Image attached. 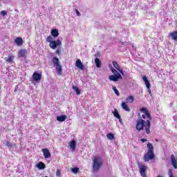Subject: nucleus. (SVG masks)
Returning <instances> with one entry per match:
<instances>
[{
	"label": "nucleus",
	"mask_w": 177,
	"mask_h": 177,
	"mask_svg": "<svg viewBox=\"0 0 177 177\" xmlns=\"http://www.w3.org/2000/svg\"><path fill=\"white\" fill-rule=\"evenodd\" d=\"M150 127H151V123L150 120H147L145 121L142 119V116H140V113H138V119L136 121V129L140 132V131H145L147 135L150 133Z\"/></svg>",
	"instance_id": "obj_1"
},
{
	"label": "nucleus",
	"mask_w": 177,
	"mask_h": 177,
	"mask_svg": "<svg viewBox=\"0 0 177 177\" xmlns=\"http://www.w3.org/2000/svg\"><path fill=\"white\" fill-rule=\"evenodd\" d=\"M103 164V160L100 157H95L93 159V168L95 172H97L99 169H100V167H102Z\"/></svg>",
	"instance_id": "obj_2"
},
{
	"label": "nucleus",
	"mask_w": 177,
	"mask_h": 177,
	"mask_svg": "<svg viewBox=\"0 0 177 177\" xmlns=\"http://www.w3.org/2000/svg\"><path fill=\"white\" fill-rule=\"evenodd\" d=\"M53 67H55L57 73L58 75H60L62 74V66L60 65V62H59V58L57 57H54L52 59Z\"/></svg>",
	"instance_id": "obj_3"
},
{
	"label": "nucleus",
	"mask_w": 177,
	"mask_h": 177,
	"mask_svg": "<svg viewBox=\"0 0 177 177\" xmlns=\"http://www.w3.org/2000/svg\"><path fill=\"white\" fill-rule=\"evenodd\" d=\"M154 153L153 152H147L144 156V160L145 162L150 161V160H154Z\"/></svg>",
	"instance_id": "obj_4"
},
{
	"label": "nucleus",
	"mask_w": 177,
	"mask_h": 177,
	"mask_svg": "<svg viewBox=\"0 0 177 177\" xmlns=\"http://www.w3.org/2000/svg\"><path fill=\"white\" fill-rule=\"evenodd\" d=\"M138 168L140 170V174L142 177H147L146 176V170L147 169V167L145 165H139Z\"/></svg>",
	"instance_id": "obj_5"
},
{
	"label": "nucleus",
	"mask_w": 177,
	"mask_h": 177,
	"mask_svg": "<svg viewBox=\"0 0 177 177\" xmlns=\"http://www.w3.org/2000/svg\"><path fill=\"white\" fill-rule=\"evenodd\" d=\"M121 78H122V76L120 73L111 75L109 77V80H110V81H113L114 82H117V81L121 80Z\"/></svg>",
	"instance_id": "obj_6"
},
{
	"label": "nucleus",
	"mask_w": 177,
	"mask_h": 177,
	"mask_svg": "<svg viewBox=\"0 0 177 177\" xmlns=\"http://www.w3.org/2000/svg\"><path fill=\"white\" fill-rule=\"evenodd\" d=\"M62 46V41L60 39H57V41H53L50 44V48H51V49H56L57 46Z\"/></svg>",
	"instance_id": "obj_7"
},
{
	"label": "nucleus",
	"mask_w": 177,
	"mask_h": 177,
	"mask_svg": "<svg viewBox=\"0 0 177 177\" xmlns=\"http://www.w3.org/2000/svg\"><path fill=\"white\" fill-rule=\"evenodd\" d=\"M18 57L26 59V57H27V50L26 49L19 50L18 52Z\"/></svg>",
	"instance_id": "obj_8"
},
{
	"label": "nucleus",
	"mask_w": 177,
	"mask_h": 177,
	"mask_svg": "<svg viewBox=\"0 0 177 177\" xmlns=\"http://www.w3.org/2000/svg\"><path fill=\"white\" fill-rule=\"evenodd\" d=\"M32 78L36 82H39V81H41V78H42V74L35 72L32 75Z\"/></svg>",
	"instance_id": "obj_9"
},
{
	"label": "nucleus",
	"mask_w": 177,
	"mask_h": 177,
	"mask_svg": "<svg viewBox=\"0 0 177 177\" xmlns=\"http://www.w3.org/2000/svg\"><path fill=\"white\" fill-rule=\"evenodd\" d=\"M141 113H143V114H145L147 115V120H151V116L150 115V113H149V111L146 108H142L140 109Z\"/></svg>",
	"instance_id": "obj_10"
},
{
	"label": "nucleus",
	"mask_w": 177,
	"mask_h": 177,
	"mask_svg": "<svg viewBox=\"0 0 177 177\" xmlns=\"http://www.w3.org/2000/svg\"><path fill=\"white\" fill-rule=\"evenodd\" d=\"M15 44H16V45L17 46H21V45H23V38H21V37H17L15 39Z\"/></svg>",
	"instance_id": "obj_11"
},
{
	"label": "nucleus",
	"mask_w": 177,
	"mask_h": 177,
	"mask_svg": "<svg viewBox=\"0 0 177 177\" xmlns=\"http://www.w3.org/2000/svg\"><path fill=\"white\" fill-rule=\"evenodd\" d=\"M75 66L80 68V70H84V64L81 62V59L76 60Z\"/></svg>",
	"instance_id": "obj_12"
},
{
	"label": "nucleus",
	"mask_w": 177,
	"mask_h": 177,
	"mask_svg": "<svg viewBox=\"0 0 177 177\" xmlns=\"http://www.w3.org/2000/svg\"><path fill=\"white\" fill-rule=\"evenodd\" d=\"M69 146L72 151H75V146H77V142L74 140H72L70 142Z\"/></svg>",
	"instance_id": "obj_13"
},
{
	"label": "nucleus",
	"mask_w": 177,
	"mask_h": 177,
	"mask_svg": "<svg viewBox=\"0 0 177 177\" xmlns=\"http://www.w3.org/2000/svg\"><path fill=\"white\" fill-rule=\"evenodd\" d=\"M42 151H43V154H44V158H49V157H50V152L49 151V149H43Z\"/></svg>",
	"instance_id": "obj_14"
},
{
	"label": "nucleus",
	"mask_w": 177,
	"mask_h": 177,
	"mask_svg": "<svg viewBox=\"0 0 177 177\" xmlns=\"http://www.w3.org/2000/svg\"><path fill=\"white\" fill-rule=\"evenodd\" d=\"M113 114L114 117L119 120L120 122H122V120L121 119V115H120V113H118V111H117V109H115V111H113Z\"/></svg>",
	"instance_id": "obj_15"
},
{
	"label": "nucleus",
	"mask_w": 177,
	"mask_h": 177,
	"mask_svg": "<svg viewBox=\"0 0 177 177\" xmlns=\"http://www.w3.org/2000/svg\"><path fill=\"white\" fill-rule=\"evenodd\" d=\"M66 118H67V116H66V115H62L57 117V121H59V122H63L66 121Z\"/></svg>",
	"instance_id": "obj_16"
},
{
	"label": "nucleus",
	"mask_w": 177,
	"mask_h": 177,
	"mask_svg": "<svg viewBox=\"0 0 177 177\" xmlns=\"http://www.w3.org/2000/svg\"><path fill=\"white\" fill-rule=\"evenodd\" d=\"M51 35L54 38H57L59 37V30L57 29H53L51 30Z\"/></svg>",
	"instance_id": "obj_17"
},
{
	"label": "nucleus",
	"mask_w": 177,
	"mask_h": 177,
	"mask_svg": "<svg viewBox=\"0 0 177 177\" xmlns=\"http://www.w3.org/2000/svg\"><path fill=\"white\" fill-rule=\"evenodd\" d=\"M122 109L124 110L125 111H131V109H129V106H128V104H127L126 102H122Z\"/></svg>",
	"instance_id": "obj_18"
},
{
	"label": "nucleus",
	"mask_w": 177,
	"mask_h": 177,
	"mask_svg": "<svg viewBox=\"0 0 177 177\" xmlns=\"http://www.w3.org/2000/svg\"><path fill=\"white\" fill-rule=\"evenodd\" d=\"M147 147H148V153H154V147H153L152 143H148L147 144Z\"/></svg>",
	"instance_id": "obj_19"
},
{
	"label": "nucleus",
	"mask_w": 177,
	"mask_h": 177,
	"mask_svg": "<svg viewBox=\"0 0 177 177\" xmlns=\"http://www.w3.org/2000/svg\"><path fill=\"white\" fill-rule=\"evenodd\" d=\"M95 66L97 68H100L101 66H102V62H100V59L97 57H96L95 59Z\"/></svg>",
	"instance_id": "obj_20"
},
{
	"label": "nucleus",
	"mask_w": 177,
	"mask_h": 177,
	"mask_svg": "<svg viewBox=\"0 0 177 177\" xmlns=\"http://www.w3.org/2000/svg\"><path fill=\"white\" fill-rule=\"evenodd\" d=\"M37 168L39 169H45V164L42 162H39L36 165Z\"/></svg>",
	"instance_id": "obj_21"
},
{
	"label": "nucleus",
	"mask_w": 177,
	"mask_h": 177,
	"mask_svg": "<svg viewBox=\"0 0 177 177\" xmlns=\"http://www.w3.org/2000/svg\"><path fill=\"white\" fill-rule=\"evenodd\" d=\"M170 37H171V39H173L174 41H177V32L174 31V32L170 33Z\"/></svg>",
	"instance_id": "obj_22"
},
{
	"label": "nucleus",
	"mask_w": 177,
	"mask_h": 177,
	"mask_svg": "<svg viewBox=\"0 0 177 177\" xmlns=\"http://www.w3.org/2000/svg\"><path fill=\"white\" fill-rule=\"evenodd\" d=\"M73 89L76 92V95H81V91L77 86H73Z\"/></svg>",
	"instance_id": "obj_23"
},
{
	"label": "nucleus",
	"mask_w": 177,
	"mask_h": 177,
	"mask_svg": "<svg viewBox=\"0 0 177 177\" xmlns=\"http://www.w3.org/2000/svg\"><path fill=\"white\" fill-rule=\"evenodd\" d=\"M126 100L127 103H133V102L135 101V98H133V96L130 95L129 96V97L127 98Z\"/></svg>",
	"instance_id": "obj_24"
},
{
	"label": "nucleus",
	"mask_w": 177,
	"mask_h": 177,
	"mask_svg": "<svg viewBox=\"0 0 177 177\" xmlns=\"http://www.w3.org/2000/svg\"><path fill=\"white\" fill-rule=\"evenodd\" d=\"M112 64L113 65V67H115V68H116V70L119 71L120 69V65L118 64V63H117V62L113 61L112 62Z\"/></svg>",
	"instance_id": "obj_25"
},
{
	"label": "nucleus",
	"mask_w": 177,
	"mask_h": 177,
	"mask_svg": "<svg viewBox=\"0 0 177 177\" xmlns=\"http://www.w3.org/2000/svg\"><path fill=\"white\" fill-rule=\"evenodd\" d=\"M6 146L8 147V149H12V147H15V145L12 144V142L7 141L6 143Z\"/></svg>",
	"instance_id": "obj_26"
},
{
	"label": "nucleus",
	"mask_w": 177,
	"mask_h": 177,
	"mask_svg": "<svg viewBox=\"0 0 177 177\" xmlns=\"http://www.w3.org/2000/svg\"><path fill=\"white\" fill-rule=\"evenodd\" d=\"M106 138H108L109 140H113V139H114V134H113V133H109L106 135Z\"/></svg>",
	"instance_id": "obj_27"
},
{
	"label": "nucleus",
	"mask_w": 177,
	"mask_h": 177,
	"mask_svg": "<svg viewBox=\"0 0 177 177\" xmlns=\"http://www.w3.org/2000/svg\"><path fill=\"white\" fill-rule=\"evenodd\" d=\"M80 171V169L78 167H75L71 169V172L73 174H78V171Z\"/></svg>",
	"instance_id": "obj_28"
},
{
	"label": "nucleus",
	"mask_w": 177,
	"mask_h": 177,
	"mask_svg": "<svg viewBox=\"0 0 177 177\" xmlns=\"http://www.w3.org/2000/svg\"><path fill=\"white\" fill-rule=\"evenodd\" d=\"M113 90L115 92V95L117 96H120V92L118 91V90L117 89V88L115 86H113Z\"/></svg>",
	"instance_id": "obj_29"
},
{
	"label": "nucleus",
	"mask_w": 177,
	"mask_h": 177,
	"mask_svg": "<svg viewBox=\"0 0 177 177\" xmlns=\"http://www.w3.org/2000/svg\"><path fill=\"white\" fill-rule=\"evenodd\" d=\"M47 42L52 44L53 42V38L51 36H48L46 39Z\"/></svg>",
	"instance_id": "obj_30"
},
{
	"label": "nucleus",
	"mask_w": 177,
	"mask_h": 177,
	"mask_svg": "<svg viewBox=\"0 0 177 177\" xmlns=\"http://www.w3.org/2000/svg\"><path fill=\"white\" fill-rule=\"evenodd\" d=\"M6 62H7V63H12V62H13V57L12 56L8 57Z\"/></svg>",
	"instance_id": "obj_31"
},
{
	"label": "nucleus",
	"mask_w": 177,
	"mask_h": 177,
	"mask_svg": "<svg viewBox=\"0 0 177 177\" xmlns=\"http://www.w3.org/2000/svg\"><path fill=\"white\" fill-rule=\"evenodd\" d=\"M1 15L2 16H6L8 15V12H6V10H2L1 11Z\"/></svg>",
	"instance_id": "obj_32"
},
{
	"label": "nucleus",
	"mask_w": 177,
	"mask_h": 177,
	"mask_svg": "<svg viewBox=\"0 0 177 177\" xmlns=\"http://www.w3.org/2000/svg\"><path fill=\"white\" fill-rule=\"evenodd\" d=\"M169 176L174 177V173L172 172V169H169Z\"/></svg>",
	"instance_id": "obj_33"
},
{
	"label": "nucleus",
	"mask_w": 177,
	"mask_h": 177,
	"mask_svg": "<svg viewBox=\"0 0 177 177\" xmlns=\"http://www.w3.org/2000/svg\"><path fill=\"white\" fill-rule=\"evenodd\" d=\"M145 84L147 86V88L149 89V88H150V82H149V81L145 82Z\"/></svg>",
	"instance_id": "obj_34"
},
{
	"label": "nucleus",
	"mask_w": 177,
	"mask_h": 177,
	"mask_svg": "<svg viewBox=\"0 0 177 177\" xmlns=\"http://www.w3.org/2000/svg\"><path fill=\"white\" fill-rule=\"evenodd\" d=\"M112 73H113V74H114V75H117V74H120V73L117 71V70H115V69H113Z\"/></svg>",
	"instance_id": "obj_35"
},
{
	"label": "nucleus",
	"mask_w": 177,
	"mask_h": 177,
	"mask_svg": "<svg viewBox=\"0 0 177 177\" xmlns=\"http://www.w3.org/2000/svg\"><path fill=\"white\" fill-rule=\"evenodd\" d=\"M142 80H143L144 82H147V81H149V80L147 79V77H146V76H143Z\"/></svg>",
	"instance_id": "obj_36"
},
{
	"label": "nucleus",
	"mask_w": 177,
	"mask_h": 177,
	"mask_svg": "<svg viewBox=\"0 0 177 177\" xmlns=\"http://www.w3.org/2000/svg\"><path fill=\"white\" fill-rule=\"evenodd\" d=\"M75 12L77 16H81V13L80 12V11H78V10L75 9Z\"/></svg>",
	"instance_id": "obj_37"
},
{
	"label": "nucleus",
	"mask_w": 177,
	"mask_h": 177,
	"mask_svg": "<svg viewBox=\"0 0 177 177\" xmlns=\"http://www.w3.org/2000/svg\"><path fill=\"white\" fill-rule=\"evenodd\" d=\"M118 71H119V73H120V74H122V75H124V71H122V69H119Z\"/></svg>",
	"instance_id": "obj_38"
},
{
	"label": "nucleus",
	"mask_w": 177,
	"mask_h": 177,
	"mask_svg": "<svg viewBox=\"0 0 177 177\" xmlns=\"http://www.w3.org/2000/svg\"><path fill=\"white\" fill-rule=\"evenodd\" d=\"M142 118H143L144 120H146V118H147V115L146 114L142 115Z\"/></svg>",
	"instance_id": "obj_39"
},
{
	"label": "nucleus",
	"mask_w": 177,
	"mask_h": 177,
	"mask_svg": "<svg viewBox=\"0 0 177 177\" xmlns=\"http://www.w3.org/2000/svg\"><path fill=\"white\" fill-rule=\"evenodd\" d=\"M148 92H149L150 96H153V94H151V90L150 89V88H148Z\"/></svg>",
	"instance_id": "obj_40"
},
{
	"label": "nucleus",
	"mask_w": 177,
	"mask_h": 177,
	"mask_svg": "<svg viewBox=\"0 0 177 177\" xmlns=\"http://www.w3.org/2000/svg\"><path fill=\"white\" fill-rule=\"evenodd\" d=\"M17 89H19V86H15L14 92H17Z\"/></svg>",
	"instance_id": "obj_41"
},
{
	"label": "nucleus",
	"mask_w": 177,
	"mask_h": 177,
	"mask_svg": "<svg viewBox=\"0 0 177 177\" xmlns=\"http://www.w3.org/2000/svg\"><path fill=\"white\" fill-rule=\"evenodd\" d=\"M141 142H142V143H145V142H147V140L145 138H142Z\"/></svg>",
	"instance_id": "obj_42"
},
{
	"label": "nucleus",
	"mask_w": 177,
	"mask_h": 177,
	"mask_svg": "<svg viewBox=\"0 0 177 177\" xmlns=\"http://www.w3.org/2000/svg\"><path fill=\"white\" fill-rule=\"evenodd\" d=\"M56 53H57V55H60V50L57 49Z\"/></svg>",
	"instance_id": "obj_43"
},
{
	"label": "nucleus",
	"mask_w": 177,
	"mask_h": 177,
	"mask_svg": "<svg viewBox=\"0 0 177 177\" xmlns=\"http://www.w3.org/2000/svg\"><path fill=\"white\" fill-rule=\"evenodd\" d=\"M109 67L111 68V71H113V70H114V68L111 66V65H109Z\"/></svg>",
	"instance_id": "obj_44"
},
{
	"label": "nucleus",
	"mask_w": 177,
	"mask_h": 177,
	"mask_svg": "<svg viewBox=\"0 0 177 177\" xmlns=\"http://www.w3.org/2000/svg\"><path fill=\"white\" fill-rule=\"evenodd\" d=\"M59 175H60V171L57 170V176H59Z\"/></svg>",
	"instance_id": "obj_45"
},
{
	"label": "nucleus",
	"mask_w": 177,
	"mask_h": 177,
	"mask_svg": "<svg viewBox=\"0 0 177 177\" xmlns=\"http://www.w3.org/2000/svg\"><path fill=\"white\" fill-rule=\"evenodd\" d=\"M96 57H99V53H97V55H95Z\"/></svg>",
	"instance_id": "obj_46"
}]
</instances>
